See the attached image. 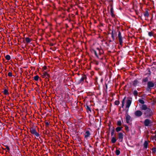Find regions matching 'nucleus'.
I'll return each mask as SVG.
<instances>
[{"instance_id": "61", "label": "nucleus", "mask_w": 156, "mask_h": 156, "mask_svg": "<svg viewBox=\"0 0 156 156\" xmlns=\"http://www.w3.org/2000/svg\"><path fill=\"white\" fill-rule=\"evenodd\" d=\"M96 12H97V13L98 12V11H96Z\"/></svg>"}, {"instance_id": "8", "label": "nucleus", "mask_w": 156, "mask_h": 156, "mask_svg": "<svg viewBox=\"0 0 156 156\" xmlns=\"http://www.w3.org/2000/svg\"><path fill=\"white\" fill-rule=\"evenodd\" d=\"M132 102V100L130 99L128 100L126 102V108H128V109L127 111H126V112H127L128 111V108L130 107Z\"/></svg>"}, {"instance_id": "50", "label": "nucleus", "mask_w": 156, "mask_h": 156, "mask_svg": "<svg viewBox=\"0 0 156 156\" xmlns=\"http://www.w3.org/2000/svg\"><path fill=\"white\" fill-rule=\"evenodd\" d=\"M47 69V67L46 66H45L44 68V69Z\"/></svg>"}, {"instance_id": "34", "label": "nucleus", "mask_w": 156, "mask_h": 156, "mask_svg": "<svg viewBox=\"0 0 156 156\" xmlns=\"http://www.w3.org/2000/svg\"><path fill=\"white\" fill-rule=\"evenodd\" d=\"M119 103H120L119 101L117 100L115 101V105H119Z\"/></svg>"}, {"instance_id": "49", "label": "nucleus", "mask_w": 156, "mask_h": 156, "mask_svg": "<svg viewBox=\"0 0 156 156\" xmlns=\"http://www.w3.org/2000/svg\"><path fill=\"white\" fill-rule=\"evenodd\" d=\"M98 143V141H96V142L95 143V145H96L97 146V143Z\"/></svg>"}, {"instance_id": "6", "label": "nucleus", "mask_w": 156, "mask_h": 156, "mask_svg": "<svg viewBox=\"0 0 156 156\" xmlns=\"http://www.w3.org/2000/svg\"><path fill=\"white\" fill-rule=\"evenodd\" d=\"M151 121L149 119L147 118L145 119L144 122V125L145 126H149V124L151 123Z\"/></svg>"}, {"instance_id": "19", "label": "nucleus", "mask_w": 156, "mask_h": 156, "mask_svg": "<svg viewBox=\"0 0 156 156\" xmlns=\"http://www.w3.org/2000/svg\"><path fill=\"white\" fill-rule=\"evenodd\" d=\"M126 97H125L124 98H123V99L122 100V108H123V107L124 106V104H125V100H126Z\"/></svg>"}, {"instance_id": "18", "label": "nucleus", "mask_w": 156, "mask_h": 156, "mask_svg": "<svg viewBox=\"0 0 156 156\" xmlns=\"http://www.w3.org/2000/svg\"><path fill=\"white\" fill-rule=\"evenodd\" d=\"M119 44L121 46L122 45V37H119Z\"/></svg>"}, {"instance_id": "39", "label": "nucleus", "mask_w": 156, "mask_h": 156, "mask_svg": "<svg viewBox=\"0 0 156 156\" xmlns=\"http://www.w3.org/2000/svg\"><path fill=\"white\" fill-rule=\"evenodd\" d=\"M45 125L46 126H48L49 124V123L48 122H46L45 121Z\"/></svg>"}, {"instance_id": "10", "label": "nucleus", "mask_w": 156, "mask_h": 156, "mask_svg": "<svg viewBox=\"0 0 156 156\" xmlns=\"http://www.w3.org/2000/svg\"><path fill=\"white\" fill-rule=\"evenodd\" d=\"M131 119L130 116L127 113L126 115V121L127 123H129V121H131Z\"/></svg>"}, {"instance_id": "30", "label": "nucleus", "mask_w": 156, "mask_h": 156, "mask_svg": "<svg viewBox=\"0 0 156 156\" xmlns=\"http://www.w3.org/2000/svg\"><path fill=\"white\" fill-rule=\"evenodd\" d=\"M133 94L135 96H137L138 95V92L136 90H134L133 92Z\"/></svg>"}, {"instance_id": "17", "label": "nucleus", "mask_w": 156, "mask_h": 156, "mask_svg": "<svg viewBox=\"0 0 156 156\" xmlns=\"http://www.w3.org/2000/svg\"><path fill=\"white\" fill-rule=\"evenodd\" d=\"M25 40L27 44L30 43L32 40L30 38L28 37H26Z\"/></svg>"}, {"instance_id": "14", "label": "nucleus", "mask_w": 156, "mask_h": 156, "mask_svg": "<svg viewBox=\"0 0 156 156\" xmlns=\"http://www.w3.org/2000/svg\"><path fill=\"white\" fill-rule=\"evenodd\" d=\"M90 135V133L89 131L87 130L86 131L85 135H84V137L85 138H87L88 137H89Z\"/></svg>"}, {"instance_id": "32", "label": "nucleus", "mask_w": 156, "mask_h": 156, "mask_svg": "<svg viewBox=\"0 0 156 156\" xmlns=\"http://www.w3.org/2000/svg\"><path fill=\"white\" fill-rule=\"evenodd\" d=\"M115 152H116V155H119L120 154V152L119 150H117Z\"/></svg>"}, {"instance_id": "44", "label": "nucleus", "mask_w": 156, "mask_h": 156, "mask_svg": "<svg viewBox=\"0 0 156 156\" xmlns=\"http://www.w3.org/2000/svg\"><path fill=\"white\" fill-rule=\"evenodd\" d=\"M112 37L113 41H114L115 40V36L114 35H112Z\"/></svg>"}, {"instance_id": "26", "label": "nucleus", "mask_w": 156, "mask_h": 156, "mask_svg": "<svg viewBox=\"0 0 156 156\" xmlns=\"http://www.w3.org/2000/svg\"><path fill=\"white\" fill-rule=\"evenodd\" d=\"M110 12L111 14V15L112 17H113L114 16V15L113 14V10L112 8H111L110 9Z\"/></svg>"}, {"instance_id": "12", "label": "nucleus", "mask_w": 156, "mask_h": 156, "mask_svg": "<svg viewBox=\"0 0 156 156\" xmlns=\"http://www.w3.org/2000/svg\"><path fill=\"white\" fill-rule=\"evenodd\" d=\"M139 84V81L137 80H134L133 82L132 85L133 86L135 87L136 85H138Z\"/></svg>"}, {"instance_id": "5", "label": "nucleus", "mask_w": 156, "mask_h": 156, "mask_svg": "<svg viewBox=\"0 0 156 156\" xmlns=\"http://www.w3.org/2000/svg\"><path fill=\"white\" fill-rule=\"evenodd\" d=\"M91 74L92 76V79L94 80V84L96 85H97V84H98V82L97 81V79H98L97 77V76H94V77L93 76L94 75V72L93 71L91 72Z\"/></svg>"}, {"instance_id": "42", "label": "nucleus", "mask_w": 156, "mask_h": 156, "mask_svg": "<svg viewBox=\"0 0 156 156\" xmlns=\"http://www.w3.org/2000/svg\"><path fill=\"white\" fill-rule=\"evenodd\" d=\"M115 33V31L114 30H112L111 33L112 35H114V34Z\"/></svg>"}, {"instance_id": "36", "label": "nucleus", "mask_w": 156, "mask_h": 156, "mask_svg": "<svg viewBox=\"0 0 156 156\" xmlns=\"http://www.w3.org/2000/svg\"><path fill=\"white\" fill-rule=\"evenodd\" d=\"M118 37H122V36H121V33L120 31L119 32Z\"/></svg>"}, {"instance_id": "52", "label": "nucleus", "mask_w": 156, "mask_h": 156, "mask_svg": "<svg viewBox=\"0 0 156 156\" xmlns=\"http://www.w3.org/2000/svg\"><path fill=\"white\" fill-rule=\"evenodd\" d=\"M112 41H113V40H110V41H109V42H111Z\"/></svg>"}, {"instance_id": "1", "label": "nucleus", "mask_w": 156, "mask_h": 156, "mask_svg": "<svg viewBox=\"0 0 156 156\" xmlns=\"http://www.w3.org/2000/svg\"><path fill=\"white\" fill-rule=\"evenodd\" d=\"M141 111H143V114L145 118L152 119L154 112L150 108H148L146 105H142L140 107Z\"/></svg>"}, {"instance_id": "59", "label": "nucleus", "mask_w": 156, "mask_h": 156, "mask_svg": "<svg viewBox=\"0 0 156 156\" xmlns=\"http://www.w3.org/2000/svg\"><path fill=\"white\" fill-rule=\"evenodd\" d=\"M96 5L97 6H98V5L97 4H96Z\"/></svg>"}, {"instance_id": "62", "label": "nucleus", "mask_w": 156, "mask_h": 156, "mask_svg": "<svg viewBox=\"0 0 156 156\" xmlns=\"http://www.w3.org/2000/svg\"><path fill=\"white\" fill-rule=\"evenodd\" d=\"M98 32H99V30H98Z\"/></svg>"}, {"instance_id": "58", "label": "nucleus", "mask_w": 156, "mask_h": 156, "mask_svg": "<svg viewBox=\"0 0 156 156\" xmlns=\"http://www.w3.org/2000/svg\"><path fill=\"white\" fill-rule=\"evenodd\" d=\"M96 134H97V133H96V134L95 135L96 136Z\"/></svg>"}, {"instance_id": "33", "label": "nucleus", "mask_w": 156, "mask_h": 156, "mask_svg": "<svg viewBox=\"0 0 156 156\" xmlns=\"http://www.w3.org/2000/svg\"><path fill=\"white\" fill-rule=\"evenodd\" d=\"M122 123L120 120L118 121L117 122V125L119 126H121V125Z\"/></svg>"}, {"instance_id": "56", "label": "nucleus", "mask_w": 156, "mask_h": 156, "mask_svg": "<svg viewBox=\"0 0 156 156\" xmlns=\"http://www.w3.org/2000/svg\"><path fill=\"white\" fill-rule=\"evenodd\" d=\"M96 139L97 140H98V137H96Z\"/></svg>"}, {"instance_id": "4", "label": "nucleus", "mask_w": 156, "mask_h": 156, "mask_svg": "<svg viewBox=\"0 0 156 156\" xmlns=\"http://www.w3.org/2000/svg\"><path fill=\"white\" fill-rule=\"evenodd\" d=\"M143 114V111L138 110L134 112V115L137 117H140Z\"/></svg>"}, {"instance_id": "35", "label": "nucleus", "mask_w": 156, "mask_h": 156, "mask_svg": "<svg viewBox=\"0 0 156 156\" xmlns=\"http://www.w3.org/2000/svg\"><path fill=\"white\" fill-rule=\"evenodd\" d=\"M8 75L9 77H12V73L11 72H9L8 73Z\"/></svg>"}, {"instance_id": "51", "label": "nucleus", "mask_w": 156, "mask_h": 156, "mask_svg": "<svg viewBox=\"0 0 156 156\" xmlns=\"http://www.w3.org/2000/svg\"><path fill=\"white\" fill-rule=\"evenodd\" d=\"M97 115H98V113H97L96 114H95V117L96 116H97Z\"/></svg>"}, {"instance_id": "11", "label": "nucleus", "mask_w": 156, "mask_h": 156, "mask_svg": "<svg viewBox=\"0 0 156 156\" xmlns=\"http://www.w3.org/2000/svg\"><path fill=\"white\" fill-rule=\"evenodd\" d=\"M90 123L91 124H92L94 126H95V127H97L96 119H95V120L94 118H93V119L92 120L91 119Z\"/></svg>"}, {"instance_id": "3", "label": "nucleus", "mask_w": 156, "mask_h": 156, "mask_svg": "<svg viewBox=\"0 0 156 156\" xmlns=\"http://www.w3.org/2000/svg\"><path fill=\"white\" fill-rule=\"evenodd\" d=\"M96 50H98V47L95 48L94 44L91 46L90 51L92 54H94L97 57H98V54Z\"/></svg>"}, {"instance_id": "60", "label": "nucleus", "mask_w": 156, "mask_h": 156, "mask_svg": "<svg viewBox=\"0 0 156 156\" xmlns=\"http://www.w3.org/2000/svg\"><path fill=\"white\" fill-rule=\"evenodd\" d=\"M47 81H49V79H48V80H47Z\"/></svg>"}, {"instance_id": "28", "label": "nucleus", "mask_w": 156, "mask_h": 156, "mask_svg": "<svg viewBox=\"0 0 156 156\" xmlns=\"http://www.w3.org/2000/svg\"><path fill=\"white\" fill-rule=\"evenodd\" d=\"M116 141V139L114 137H113L112 139V142L113 143H115Z\"/></svg>"}, {"instance_id": "27", "label": "nucleus", "mask_w": 156, "mask_h": 156, "mask_svg": "<svg viewBox=\"0 0 156 156\" xmlns=\"http://www.w3.org/2000/svg\"><path fill=\"white\" fill-rule=\"evenodd\" d=\"M138 101L140 103L142 104L143 105H144V104L145 103V102L143 100L141 99H139Z\"/></svg>"}, {"instance_id": "38", "label": "nucleus", "mask_w": 156, "mask_h": 156, "mask_svg": "<svg viewBox=\"0 0 156 156\" xmlns=\"http://www.w3.org/2000/svg\"><path fill=\"white\" fill-rule=\"evenodd\" d=\"M47 75L45 76V78H49L50 77V75L48 74H47Z\"/></svg>"}, {"instance_id": "41", "label": "nucleus", "mask_w": 156, "mask_h": 156, "mask_svg": "<svg viewBox=\"0 0 156 156\" xmlns=\"http://www.w3.org/2000/svg\"><path fill=\"white\" fill-rule=\"evenodd\" d=\"M43 73L44 74V75H45V76L47 75V74H48L47 72L45 71Z\"/></svg>"}, {"instance_id": "7", "label": "nucleus", "mask_w": 156, "mask_h": 156, "mask_svg": "<svg viewBox=\"0 0 156 156\" xmlns=\"http://www.w3.org/2000/svg\"><path fill=\"white\" fill-rule=\"evenodd\" d=\"M154 84L152 81H148L147 83V86L149 88H152L154 87Z\"/></svg>"}, {"instance_id": "31", "label": "nucleus", "mask_w": 156, "mask_h": 156, "mask_svg": "<svg viewBox=\"0 0 156 156\" xmlns=\"http://www.w3.org/2000/svg\"><path fill=\"white\" fill-rule=\"evenodd\" d=\"M122 128L119 127H117L116 129V130L117 132H119L121 130Z\"/></svg>"}, {"instance_id": "24", "label": "nucleus", "mask_w": 156, "mask_h": 156, "mask_svg": "<svg viewBox=\"0 0 156 156\" xmlns=\"http://www.w3.org/2000/svg\"><path fill=\"white\" fill-rule=\"evenodd\" d=\"M148 77H147L145 78H144L142 80V82H146L148 81Z\"/></svg>"}, {"instance_id": "48", "label": "nucleus", "mask_w": 156, "mask_h": 156, "mask_svg": "<svg viewBox=\"0 0 156 156\" xmlns=\"http://www.w3.org/2000/svg\"><path fill=\"white\" fill-rule=\"evenodd\" d=\"M50 45H51V46H53L54 45V44L53 43H51Z\"/></svg>"}, {"instance_id": "37", "label": "nucleus", "mask_w": 156, "mask_h": 156, "mask_svg": "<svg viewBox=\"0 0 156 156\" xmlns=\"http://www.w3.org/2000/svg\"><path fill=\"white\" fill-rule=\"evenodd\" d=\"M125 128L126 130V131H129V127L127 126H125Z\"/></svg>"}, {"instance_id": "46", "label": "nucleus", "mask_w": 156, "mask_h": 156, "mask_svg": "<svg viewBox=\"0 0 156 156\" xmlns=\"http://www.w3.org/2000/svg\"><path fill=\"white\" fill-rule=\"evenodd\" d=\"M151 88H148V87L147 86V90L148 91H149L151 89Z\"/></svg>"}, {"instance_id": "9", "label": "nucleus", "mask_w": 156, "mask_h": 156, "mask_svg": "<svg viewBox=\"0 0 156 156\" xmlns=\"http://www.w3.org/2000/svg\"><path fill=\"white\" fill-rule=\"evenodd\" d=\"M119 140L120 142H122L123 139V134L122 133H119L118 134Z\"/></svg>"}, {"instance_id": "21", "label": "nucleus", "mask_w": 156, "mask_h": 156, "mask_svg": "<svg viewBox=\"0 0 156 156\" xmlns=\"http://www.w3.org/2000/svg\"><path fill=\"white\" fill-rule=\"evenodd\" d=\"M2 92L5 95H8L9 94L8 90L6 89H5Z\"/></svg>"}, {"instance_id": "43", "label": "nucleus", "mask_w": 156, "mask_h": 156, "mask_svg": "<svg viewBox=\"0 0 156 156\" xmlns=\"http://www.w3.org/2000/svg\"><path fill=\"white\" fill-rule=\"evenodd\" d=\"M148 35L150 36H151L152 35V34L151 32H149L148 33Z\"/></svg>"}, {"instance_id": "53", "label": "nucleus", "mask_w": 156, "mask_h": 156, "mask_svg": "<svg viewBox=\"0 0 156 156\" xmlns=\"http://www.w3.org/2000/svg\"><path fill=\"white\" fill-rule=\"evenodd\" d=\"M45 133H46L47 135H48L47 133V131H46Z\"/></svg>"}, {"instance_id": "25", "label": "nucleus", "mask_w": 156, "mask_h": 156, "mask_svg": "<svg viewBox=\"0 0 156 156\" xmlns=\"http://www.w3.org/2000/svg\"><path fill=\"white\" fill-rule=\"evenodd\" d=\"M39 77L38 75H36L34 77V79L36 81H37L38 80Z\"/></svg>"}, {"instance_id": "20", "label": "nucleus", "mask_w": 156, "mask_h": 156, "mask_svg": "<svg viewBox=\"0 0 156 156\" xmlns=\"http://www.w3.org/2000/svg\"><path fill=\"white\" fill-rule=\"evenodd\" d=\"M148 142L147 141H145L144 144V146L145 148H147L148 147Z\"/></svg>"}, {"instance_id": "40", "label": "nucleus", "mask_w": 156, "mask_h": 156, "mask_svg": "<svg viewBox=\"0 0 156 156\" xmlns=\"http://www.w3.org/2000/svg\"><path fill=\"white\" fill-rule=\"evenodd\" d=\"M5 147H6V149L8 151L10 150V148L8 146H6Z\"/></svg>"}, {"instance_id": "23", "label": "nucleus", "mask_w": 156, "mask_h": 156, "mask_svg": "<svg viewBox=\"0 0 156 156\" xmlns=\"http://www.w3.org/2000/svg\"><path fill=\"white\" fill-rule=\"evenodd\" d=\"M5 58L7 60L9 61L10 60L11 57L9 55H7L5 56Z\"/></svg>"}, {"instance_id": "29", "label": "nucleus", "mask_w": 156, "mask_h": 156, "mask_svg": "<svg viewBox=\"0 0 156 156\" xmlns=\"http://www.w3.org/2000/svg\"><path fill=\"white\" fill-rule=\"evenodd\" d=\"M112 129L111 130V134L112 136L113 135L114 133V132L115 131L114 127H112Z\"/></svg>"}, {"instance_id": "55", "label": "nucleus", "mask_w": 156, "mask_h": 156, "mask_svg": "<svg viewBox=\"0 0 156 156\" xmlns=\"http://www.w3.org/2000/svg\"><path fill=\"white\" fill-rule=\"evenodd\" d=\"M110 127H111V126H109V129H110Z\"/></svg>"}, {"instance_id": "45", "label": "nucleus", "mask_w": 156, "mask_h": 156, "mask_svg": "<svg viewBox=\"0 0 156 156\" xmlns=\"http://www.w3.org/2000/svg\"><path fill=\"white\" fill-rule=\"evenodd\" d=\"M94 44V47L95 48H96V47H97V43H94L93 44Z\"/></svg>"}, {"instance_id": "15", "label": "nucleus", "mask_w": 156, "mask_h": 156, "mask_svg": "<svg viewBox=\"0 0 156 156\" xmlns=\"http://www.w3.org/2000/svg\"><path fill=\"white\" fill-rule=\"evenodd\" d=\"M86 77L85 76H83L82 77L80 80H79L78 81V83L79 84H80V83L83 82L84 80V79Z\"/></svg>"}, {"instance_id": "47", "label": "nucleus", "mask_w": 156, "mask_h": 156, "mask_svg": "<svg viewBox=\"0 0 156 156\" xmlns=\"http://www.w3.org/2000/svg\"><path fill=\"white\" fill-rule=\"evenodd\" d=\"M41 76L43 78H45V76L44 75V74L43 73V74L41 75Z\"/></svg>"}, {"instance_id": "57", "label": "nucleus", "mask_w": 156, "mask_h": 156, "mask_svg": "<svg viewBox=\"0 0 156 156\" xmlns=\"http://www.w3.org/2000/svg\"><path fill=\"white\" fill-rule=\"evenodd\" d=\"M102 25H103V24H101V26H102Z\"/></svg>"}, {"instance_id": "22", "label": "nucleus", "mask_w": 156, "mask_h": 156, "mask_svg": "<svg viewBox=\"0 0 156 156\" xmlns=\"http://www.w3.org/2000/svg\"><path fill=\"white\" fill-rule=\"evenodd\" d=\"M149 13L147 11H146L144 13V15L145 17H148L149 16Z\"/></svg>"}, {"instance_id": "13", "label": "nucleus", "mask_w": 156, "mask_h": 156, "mask_svg": "<svg viewBox=\"0 0 156 156\" xmlns=\"http://www.w3.org/2000/svg\"><path fill=\"white\" fill-rule=\"evenodd\" d=\"M85 107L87 112H91V109L89 105H85Z\"/></svg>"}, {"instance_id": "16", "label": "nucleus", "mask_w": 156, "mask_h": 156, "mask_svg": "<svg viewBox=\"0 0 156 156\" xmlns=\"http://www.w3.org/2000/svg\"><path fill=\"white\" fill-rule=\"evenodd\" d=\"M91 63V64H94V65H97L98 64L97 61L94 59H92Z\"/></svg>"}, {"instance_id": "54", "label": "nucleus", "mask_w": 156, "mask_h": 156, "mask_svg": "<svg viewBox=\"0 0 156 156\" xmlns=\"http://www.w3.org/2000/svg\"><path fill=\"white\" fill-rule=\"evenodd\" d=\"M102 81H103V80H102V79H101V82H102Z\"/></svg>"}, {"instance_id": "2", "label": "nucleus", "mask_w": 156, "mask_h": 156, "mask_svg": "<svg viewBox=\"0 0 156 156\" xmlns=\"http://www.w3.org/2000/svg\"><path fill=\"white\" fill-rule=\"evenodd\" d=\"M30 131L32 134L38 137L40 136L39 134L37 132L35 128L34 127L31 128L30 129Z\"/></svg>"}]
</instances>
